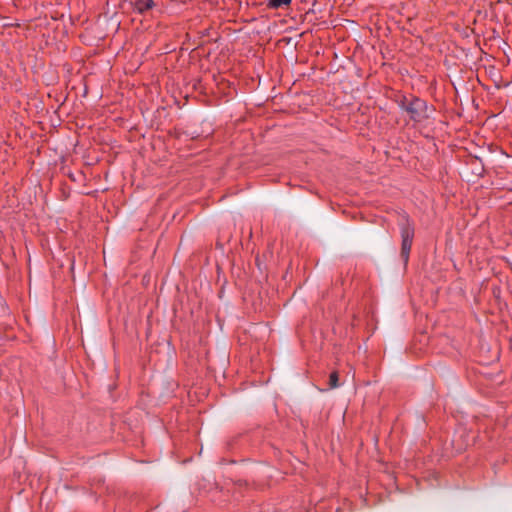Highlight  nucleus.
I'll list each match as a JSON object with an SVG mask.
<instances>
[{
  "instance_id": "f257e3e1",
  "label": "nucleus",
  "mask_w": 512,
  "mask_h": 512,
  "mask_svg": "<svg viewBox=\"0 0 512 512\" xmlns=\"http://www.w3.org/2000/svg\"><path fill=\"white\" fill-rule=\"evenodd\" d=\"M400 107L402 110H405L415 122H420L427 117L426 102L419 98H413L410 101L406 99L405 101L402 100Z\"/></svg>"
},
{
  "instance_id": "f03ea898",
  "label": "nucleus",
  "mask_w": 512,
  "mask_h": 512,
  "mask_svg": "<svg viewBox=\"0 0 512 512\" xmlns=\"http://www.w3.org/2000/svg\"><path fill=\"white\" fill-rule=\"evenodd\" d=\"M400 231L402 237L401 257L407 263L414 237V227L408 219L403 218L400 223Z\"/></svg>"
},
{
  "instance_id": "7ed1b4c3",
  "label": "nucleus",
  "mask_w": 512,
  "mask_h": 512,
  "mask_svg": "<svg viewBox=\"0 0 512 512\" xmlns=\"http://www.w3.org/2000/svg\"><path fill=\"white\" fill-rule=\"evenodd\" d=\"M154 5L153 0H136L134 4L135 10L139 13H144L147 10L151 9Z\"/></svg>"
},
{
  "instance_id": "20e7f679",
  "label": "nucleus",
  "mask_w": 512,
  "mask_h": 512,
  "mask_svg": "<svg viewBox=\"0 0 512 512\" xmlns=\"http://www.w3.org/2000/svg\"><path fill=\"white\" fill-rule=\"evenodd\" d=\"M291 3V0H270L269 6L271 8H280L283 6H288Z\"/></svg>"
},
{
  "instance_id": "39448f33",
  "label": "nucleus",
  "mask_w": 512,
  "mask_h": 512,
  "mask_svg": "<svg viewBox=\"0 0 512 512\" xmlns=\"http://www.w3.org/2000/svg\"><path fill=\"white\" fill-rule=\"evenodd\" d=\"M339 386L338 383V374L337 372H332L329 377V387L331 389L337 388Z\"/></svg>"
}]
</instances>
